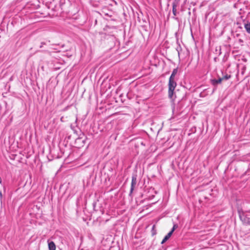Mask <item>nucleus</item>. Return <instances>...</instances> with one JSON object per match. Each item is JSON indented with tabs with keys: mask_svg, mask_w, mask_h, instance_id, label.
I'll use <instances>...</instances> for the list:
<instances>
[{
	"mask_svg": "<svg viewBox=\"0 0 250 250\" xmlns=\"http://www.w3.org/2000/svg\"><path fill=\"white\" fill-rule=\"evenodd\" d=\"M176 5L175 4H173V8H172V12H173V15L174 16H176Z\"/></svg>",
	"mask_w": 250,
	"mask_h": 250,
	"instance_id": "nucleus-10",
	"label": "nucleus"
},
{
	"mask_svg": "<svg viewBox=\"0 0 250 250\" xmlns=\"http://www.w3.org/2000/svg\"><path fill=\"white\" fill-rule=\"evenodd\" d=\"M244 27L247 32L250 34V23H245L244 25Z\"/></svg>",
	"mask_w": 250,
	"mask_h": 250,
	"instance_id": "nucleus-8",
	"label": "nucleus"
},
{
	"mask_svg": "<svg viewBox=\"0 0 250 250\" xmlns=\"http://www.w3.org/2000/svg\"><path fill=\"white\" fill-rule=\"evenodd\" d=\"M239 217L243 223L245 225H250V215H245L244 213H240Z\"/></svg>",
	"mask_w": 250,
	"mask_h": 250,
	"instance_id": "nucleus-2",
	"label": "nucleus"
},
{
	"mask_svg": "<svg viewBox=\"0 0 250 250\" xmlns=\"http://www.w3.org/2000/svg\"><path fill=\"white\" fill-rule=\"evenodd\" d=\"M230 78V75L226 74V75L222 77L221 78V79H222V80H227L229 79Z\"/></svg>",
	"mask_w": 250,
	"mask_h": 250,
	"instance_id": "nucleus-9",
	"label": "nucleus"
},
{
	"mask_svg": "<svg viewBox=\"0 0 250 250\" xmlns=\"http://www.w3.org/2000/svg\"><path fill=\"white\" fill-rule=\"evenodd\" d=\"M177 73V69H174L172 71L171 76H170L169 79L175 80V76L176 75Z\"/></svg>",
	"mask_w": 250,
	"mask_h": 250,
	"instance_id": "nucleus-7",
	"label": "nucleus"
},
{
	"mask_svg": "<svg viewBox=\"0 0 250 250\" xmlns=\"http://www.w3.org/2000/svg\"><path fill=\"white\" fill-rule=\"evenodd\" d=\"M49 250H56V245L53 241H48Z\"/></svg>",
	"mask_w": 250,
	"mask_h": 250,
	"instance_id": "nucleus-4",
	"label": "nucleus"
},
{
	"mask_svg": "<svg viewBox=\"0 0 250 250\" xmlns=\"http://www.w3.org/2000/svg\"><path fill=\"white\" fill-rule=\"evenodd\" d=\"M177 85V83L174 79H169L168 82V97L169 98L172 99L174 90Z\"/></svg>",
	"mask_w": 250,
	"mask_h": 250,
	"instance_id": "nucleus-1",
	"label": "nucleus"
},
{
	"mask_svg": "<svg viewBox=\"0 0 250 250\" xmlns=\"http://www.w3.org/2000/svg\"><path fill=\"white\" fill-rule=\"evenodd\" d=\"M43 44H44V43H43V42H42V45L40 46V48H42V45H43Z\"/></svg>",
	"mask_w": 250,
	"mask_h": 250,
	"instance_id": "nucleus-13",
	"label": "nucleus"
},
{
	"mask_svg": "<svg viewBox=\"0 0 250 250\" xmlns=\"http://www.w3.org/2000/svg\"><path fill=\"white\" fill-rule=\"evenodd\" d=\"M178 228V225L177 224H174L173 228L171 230L170 232H172V233L173 232L174 230Z\"/></svg>",
	"mask_w": 250,
	"mask_h": 250,
	"instance_id": "nucleus-11",
	"label": "nucleus"
},
{
	"mask_svg": "<svg viewBox=\"0 0 250 250\" xmlns=\"http://www.w3.org/2000/svg\"><path fill=\"white\" fill-rule=\"evenodd\" d=\"M223 80L221 79V78H220L218 80H216V79L211 80V82L212 84H213V85L215 86L219 83H220Z\"/></svg>",
	"mask_w": 250,
	"mask_h": 250,
	"instance_id": "nucleus-5",
	"label": "nucleus"
},
{
	"mask_svg": "<svg viewBox=\"0 0 250 250\" xmlns=\"http://www.w3.org/2000/svg\"><path fill=\"white\" fill-rule=\"evenodd\" d=\"M172 232H169L167 235L165 236L163 240H162L161 243L164 244L165 243L171 236L172 235Z\"/></svg>",
	"mask_w": 250,
	"mask_h": 250,
	"instance_id": "nucleus-6",
	"label": "nucleus"
},
{
	"mask_svg": "<svg viewBox=\"0 0 250 250\" xmlns=\"http://www.w3.org/2000/svg\"><path fill=\"white\" fill-rule=\"evenodd\" d=\"M137 184V177L136 175H133L132 176V180H131V188H130V193H132L134 188L135 187L136 185Z\"/></svg>",
	"mask_w": 250,
	"mask_h": 250,
	"instance_id": "nucleus-3",
	"label": "nucleus"
},
{
	"mask_svg": "<svg viewBox=\"0 0 250 250\" xmlns=\"http://www.w3.org/2000/svg\"><path fill=\"white\" fill-rule=\"evenodd\" d=\"M2 197V192L0 190V199H1Z\"/></svg>",
	"mask_w": 250,
	"mask_h": 250,
	"instance_id": "nucleus-12",
	"label": "nucleus"
}]
</instances>
